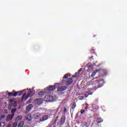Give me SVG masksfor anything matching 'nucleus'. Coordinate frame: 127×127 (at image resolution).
I'll return each mask as SVG.
<instances>
[{
	"label": "nucleus",
	"instance_id": "1",
	"mask_svg": "<svg viewBox=\"0 0 127 127\" xmlns=\"http://www.w3.org/2000/svg\"><path fill=\"white\" fill-rule=\"evenodd\" d=\"M73 83L72 78H69L67 79H64L61 82V85H65L66 86H70Z\"/></svg>",
	"mask_w": 127,
	"mask_h": 127
},
{
	"label": "nucleus",
	"instance_id": "2",
	"mask_svg": "<svg viewBox=\"0 0 127 127\" xmlns=\"http://www.w3.org/2000/svg\"><path fill=\"white\" fill-rule=\"evenodd\" d=\"M95 82L97 85V88H102L105 83V80L102 78L97 79L95 80Z\"/></svg>",
	"mask_w": 127,
	"mask_h": 127
},
{
	"label": "nucleus",
	"instance_id": "3",
	"mask_svg": "<svg viewBox=\"0 0 127 127\" xmlns=\"http://www.w3.org/2000/svg\"><path fill=\"white\" fill-rule=\"evenodd\" d=\"M23 93V91H16L15 92H8V97H16V96H21Z\"/></svg>",
	"mask_w": 127,
	"mask_h": 127
},
{
	"label": "nucleus",
	"instance_id": "4",
	"mask_svg": "<svg viewBox=\"0 0 127 127\" xmlns=\"http://www.w3.org/2000/svg\"><path fill=\"white\" fill-rule=\"evenodd\" d=\"M56 89V87L54 85H49L48 87L45 88V93H51L52 91H54Z\"/></svg>",
	"mask_w": 127,
	"mask_h": 127
},
{
	"label": "nucleus",
	"instance_id": "5",
	"mask_svg": "<svg viewBox=\"0 0 127 127\" xmlns=\"http://www.w3.org/2000/svg\"><path fill=\"white\" fill-rule=\"evenodd\" d=\"M34 103L35 105L40 106L43 104V99L42 98H36L34 100Z\"/></svg>",
	"mask_w": 127,
	"mask_h": 127
},
{
	"label": "nucleus",
	"instance_id": "6",
	"mask_svg": "<svg viewBox=\"0 0 127 127\" xmlns=\"http://www.w3.org/2000/svg\"><path fill=\"white\" fill-rule=\"evenodd\" d=\"M45 99H47V102H53L54 98L52 95H46Z\"/></svg>",
	"mask_w": 127,
	"mask_h": 127
},
{
	"label": "nucleus",
	"instance_id": "7",
	"mask_svg": "<svg viewBox=\"0 0 127 127\" xmlns=\"http://www.w3.org/2000/svg\"><path fill=\"white\" fill-rule=\"evenodd\" d=\"M13 117H14V114L8 115L6 117V122H9V121H11V120L13 119Z\"/></svg>",
	"mask_w": 127,
	"mask_h": 127
},
{
	"label": "nucleus",
	"instance_id": "8",
	"mask_svg": "<svg viewBox=\"0 0 127 127\" xmlns=\"http://www.w3.org/2000/svg\"><path fill=\"white\" fill-rule=\"evenodd\" d=\"M40 117H41V115H40V114H39L37 112L34 113L33 115V118L35 120H38V119H39V118H40Z\"/></svg>",
	"mask_w": 127,
	"mask_h": 127
},
{
	"label": "nucleus",
	"instance_id": "9",
	"mask_svg": "<svg viewBox=\"0 0 127 127\" xmlns=\"http://www.w3.org/2000/svg\"><path fill=\"white\" fill-rule=\"evenodd\" d=\"M65 121H66V117L65 116H62L60 120L61 126H63V125H64Z\"/></svg>",
	"mask_w": 127,
	"mask_h": 127
},
{
	"label": "nucleus",
	"instance_id": "10",
	"mask_svg": "<svg viewBox=\"0 0 127 127\" xmlns=\"http://www.w3.org/2000/svg\"><path fill=\"white\" fill-rule=\"evenodd\" d=\"M66 90H67V87L65 86H62L59 88L58 91L59 92H63V91H66Z\"/></svg>",
	"mask_w": 127,
	"mask_h": 127
},
{
	"label": "nucleus",
	"instance_id": "11",
	"mask_svg": "<svg viewBox=\"0 0 127 127\" xmlns=\"http://www.w3.org/2000/svg\"><path fill=\"white\" fill-rule=\"evenodd\" d=\"M28 98H29V96H28L27 95H26V93H24L22 97V101L23 102H25V101H26Z\"/></svg>",
	"mask_w": 127,
	"mask_h": 127
},
{
	"label": "nucleus",
	"instance_id": "12",
	"mask_svg": "<svg viewBox=\"0 0 127 127\" xmlns=\"http://www.w3.org/2000/svg\"><path fill=\"white\" fill-rule=\"evenodd\" d=\"M59 118V116H55L54 117V122L53 123V125L54 126H56V122L58 121V119Z\"/></svg>",
	"mask_w": 127,
	"mask_h": 127
},
{
	"label": "nucleus",
	"instance_id": "13",
	"mask_svg": "<svg viewBox=\"0 0 127 127\" xmlns=\"http://www.w3.org/2000/svg\"><path fill=\"white\" fill-rule=\"evenodd\" d=\"M32 108H33V105L32 104H29L26 107L27 112H30V111H31V109H32Z\"/></svg>",
	"mask_w": 127,
	"mask_h": 127
},
{
	"label": "nucleus",
	"instance_id": "14",
	"mask_svg": "<svg viewBox=\"0 0 127 127\" xmlns=\"http://www.w3.org/2000/svg\"><path fill=\"white\" fill-rule=\"evenodd\" d=\"M48 119V116H44L42 118L40 119L41 122H44V121H46V120Z\"/></svg>",
	"mask_w": 127,
	"mask_h": 127
},
{
	"label": "nucleus",
	"instance_id": "15",
	"mask_svg": "<svg viewBox=\"0 0 127 127\" xmlns=\"http://www.w3.org/2000/svg\"><path fill=\"white\" fill-rule=\"evenodd\" d=\"M22 120V116H18L15 119L16 122H19V121H21Z\"/></svg>",
	"mask_w": 127,
	"mask_h": 127
},
{
	"label": "nucleus",
	"instance_id": "16",
	"mask_svg": "<svg viewBox=\"0 0 127 127\" xmlns=\"http://www.w3.org/2000/svg\"><path fill=\"white\" fill-rule=\"evenodd\" d=\"M87 113H88V110H85L84 109L80 110L81 115H83V114H87Z\"/></svg>",
	"mask_w": 127,
	"mask_h": 127
},
{
	"label": "nucleus",
	"instance_id": "17",
	"mask_svg": "<svg viewBox=\"0 0 127 127\" xmlns=\"http://www.w3.org/2000/svg\"><path fill=\"white\" fill-rule=\"evenodd\" d=\"M70 76H71V74L70 73H66L64 76L63 79H67L68 77H70Z\"/></svg>",
	"mask_w": 127,
	"mask_h": 127
},
{
	"label": "nucleus",
	"instance_id": "18",
	"mask_svg": "<svg viewBox=\"0 0 127 127\" xmlns=\"http://www.w3.org/2000/svg\"><path fill=\"white\" fill-rule=\"evenodd\" d=\"M76 106L77 105L76 104V102H73L71 104V110H74V109H75V108H76Z\"/></svg>",
	"mask_w": 127,
	"mask_h": 127
},
{
	"label": "nucleus",
	"instance_id": "19",
	"mask_svg": "<svg viewBox=\"0 0 127 127\" xmlns=\"http://www.w3.org/2000/svg\"><path fill=\"white\" fill-rule=\"evenodd\" d=\"M34 95V92L33 91H29V93L27 94V96L29 97H32Z\"/></svg>",
	"mask_w": 127,
	"mask_h": 127
},
{
	"label": "nucleus",
	"instance_id": "20",
	"mask_svg": "<svg viewBox=\"0 0 127 127\" xmlns=\"http://www.w3.org/2000/svg\"><path fill=\"white\" fill-rule=\"evenodd\" d=\"M23 125H24V121H21L18 125V127H23Z\"/></svg>",
	"mask_w": 127,
	"mask_h": 127
},
{
	"label": "nucleus",
	"instance_id": "21",
	"mask_svg": "<svg viewBox=\"0 0 127 127\" xmlns=\"http://www.w3.org/2000/svg\"><path fill=\"white\" fill-rule=\"evenodd\" d=\"M79 75V73L76 72L73 75H72L71 79H74V78H77Z\"/></svg>",
	"mask_w": 127,
	"mask_h": 127
},
{
	"label": "nucleus",
	"instance_id": "22",
	"mask_svg": "<svg viewBox=\"0 0 127 127\" xmlns=\"http://www.w3.org/2000/svg\"><path fill=\"white\" fill-rule=\"evenodd\" d=\"M92 108L93 110H97V109H99V107L95 104L92 105Z\"/></svg>",
	"mask_w": 127,
	"mask_h": 127
},
{
	"label": "nucleus",
	"instance_id": "23",
	"mask_svg": "<svg viewBox=\"0 0 127 127\" xmlns=\"http://www.w3.org/2000/svg\"><path fill=\"white\" fill-rule=\"evenodd\" d=\"M103 119L102 118H98L97 119V120H96L97 123H98V124H100V123H103Z\"/></svg>",
	"mask_w": 127,
	"mask_h": 127
},
{
	"label": "nucleus",
	"instance_id": "24",
	"mask_svg": "<svg viewBox=\"0 0 127 127\" xmlns=\"http://www.w3.org/2000/svg\"><path fill=\"white\" fill-rule=\"evenodd\" d=\"M38 95L40 97H43V96H44V91H40Z\"/></svg>",
	"mask_w": 127,
	"mask_h": 127
},
{
	"label": "nucleus",
	"instance_id": "25",
	"mask_svg": "<svg viewBox=\"0 0 127 127\" xmlns=\"http://www.w3.org/2000/svg\"><path fill=\"white\" fill-rule=\"evenodd\" d=\"M99 71H100V69L98 70H96L95 69L94 70V71L92 73L91 76H94L95 74H96V73H98Z\"/></svg>",
	"mask_w": 127,
	"mask_h": 127
},
{
	"label": "nucleus",
	"instance_id": "26",
	"mask_svg": "<svg viewBox=\"0 0 127 127\" xmlns=\"http://www.w3.org/2000/svg\"><path fill=\"white\" fill-rule=\"evenodd\" d=\"M87 126H88V124L86 122H84V123H82V124H81L82 127H87Z\"/></svg>",
	"mask_w": 127,
	"mask_h": 127
},
{
	"label": "nucleus",
	"instance_id": "27",
	"mask_svg": "<svg viewBox=\"0 0 127 127\" xmlns=\"http://www.w3.org/2000/svg\"><path fill=\"white\" fill-rule=\"evenodd\" d=\"M101 72H103L105 75H107V73H108V70H107L106 69H102L101 70Z\"/></svg>",
	"mask_w": 127,
	"mask_h": 127
},
{
	"label": "nucleus",
	"instance_id": "28",
	"mask_svg": "<svg viewBox=\"0 0 127 127\" xmlns=\"http://www.w3.org/2000/svg\"><path fill=\"white\" fill-rule=\"evenodd\" d=\"M16 110H17L16 108L12 109L11 110V114H14V112H16Z\"/></svg>",
	"mask_w": 127,
	"mask_h": 127
},
{
	"label": "nucleus",
	"instance_id": "29",
	"mask_svg": "<svg viewBox=\"0 0 127 127\" xmlns=\"http://www.w3.org/2000/svg\"><path fill=\"white\" fill-rule=\"evenodd\" d=\"M4 119V115L0 116V121H2Z\"/></svg>",
	"mask_w": 127,
	"mask_h": 127
},
{
	"label": "nucleus",
	"instance_id": "30",
	"mask_svg": "<svg viewBox=\"0 0 127 127\" xmlns=\"http://www.w3.org/2000/svg\"><path fill=\"white\" fill-rule=\"evenodd\" d=\"M66 113H67V108H64V112H63V113H64V115H66Z\"/></svg>",
	"mask_w": 127,
	"mask_h": 127
},
{
	"label": "nucleus",
	"instance_id": "31",
	"mask_svg": "<svg viewBox=\"0 0 127 127\" xmlns=\"http://www.w3.org/2000/svg\"><path fill=\"white\" fill-rule=\"evenodd\" d=\"M95 104H98V103H99V99L96 98L94 101Z\"/></svg>",
	"mask_w": 127,
	"mask_h": 127
},
{
	"label": "nucleus",
	"instance_id": "32",
	"mask_svg": "<svg viewBox=\"0 0 127 127\" xmlns=\"http://www.w3.org/2000/svg\"><path fill=\"white\" fill-rule=\"evenodd\" d=\"M97 62H96L94 64L95 66H96V67H99V66H101V64H97Z\"/></svg>",
	"mask_w": 127,
	"mask_h": 127
},
{
	"label": "nucleus",
	"instance_id": "33",
	"mask_svg": "<svg viewBox=\"0 0 127 127\" xmlns=\"http://www.w3.org/2000/svg\"><path fill=\"white\" fill-rule=\"evenodd\" d=\"M31 102H32V99L31 98H30L27 102V103H28V104H30V103H31Z\"/></svg>",
	"mask_w": 127,
	"mask_h": 127
},
{
	"label": "nucleus",
	"instance_id": "34",
	"mask_svg": "<svg viewBox=\"0 0 127 127\" xmlns=\"http://www.w3.org/2000/svg\"><path fill=\"white\" fill-rule=\"evenodd\" d=\"M93 93L89 92H87L86 93V95H87V96H89V95H92Z\"/></svg>",
	"mask_w": 127,
	"mask_h": 127
},
{
	"label": "nucleus",
	"instance_id": "35",
	"mask_svg": "<svg viewBox=\"0 0 127 127\" xmlns=\"http://www.w3.org/2000/svg\"><path fill=\"white\" fill-rule=\"evenodd\" d=\"M57 85H59V83H55L54 85L56 88H58V86Z\"/></svg>",
	"mask_w": 127,
	"mask_h": 127
},
{
	"label": "nucleus",
	"instance_id": "36",
	"mask_svg": "<svg viewBox=\"0 0 127 127\" xmlns=\"http://www.w3.org/2000/svg\"><path fill=\"white\" fill-rule=\"evenodd\" d=\"M82 70H83V68H81L80 69L78 70V73H79V74H80V72H81Z\"/></svg>",
	"mask_w": 127,
	"mask_h": 127
},
{
	"label": "nucleus",
	"instance_id": "37",
	"mask_svg": "<svg viewBox=\"0 0 127 127\" xmlns=\"http://www.w3.org/2000/svg\"><path fill=\"white\" fill-rule=\"evenodd\" d=\"M13 107H16V101H15L13 104Z\"/></svg>",
	"mask_w": 127,
	"mask_h": 127
},
{
	"label": "nucleus",
	"instance_id": "38",
	"mask_svg": "<svg viewBox=\"0 0 127 127\" xmlns=\"http://www.w3.org/2000/svg\"><path fill=\"white\" fill-rule=\"evenodd\" d=\"M89 109V107L88 106H86L84 108L85 111H87V110H88Z\"/></svg>",
	"mask_w": 127,
	"mask_h": 127
},
{
	"label": "nucleus",
	"instance_id": "39",
	"mask_svg": "<svg viewBox=\"0 0 127 127\" xmlns=\"http://www.w3.org/2000/svg\"><path fill=\"white\" fill-rule=\"evenodd\" d=\"M93 57H94V56H92L91 57H89V59L90 60H91V59H93Z\"/></svg>",
	"mask_w": 127,
	"mask_h": 127
},
{
	"label": "nucleus",
	"instance_id": "40",
	"mask_svg": "<svg viewBox=\"0 0 127 127\" xmlns=\"http://www.w3.org/2000/svg\"><path fill=\"white\" fill-rule=\"evenodd\" d=\"M29 118H30V119H28V118H26V119L27 120V121H30V120L31 119V115H30V116H29Z\"/></svg>",
	"mask_w": 127,
	"mask_h": 127
},
{
	"label": "nucleus",
	"instance_id": "41",
	"mask_svg": "<svg viewBox=\"0 0 127 127\" xmlns=\"http://www.w3.org/2000/svg\"><path fill=\"white\" fill-rule=\"evenodd\" d=\"M13 102V100L12 99H10L9 103H12Z\"/></svg>",
	"mask_w": 127,
	"mask_h": 127
},
{
	"label": "nucleus",
	"instance_id": "42",
	"mask_svg": "<svg viewBox=\"0 0 127 127\" xmlns=\"http://www.w3.org/2000/svg\"><path fill=\"white\" fill-rule=\"evenodd\" d=\"M81 98H80L81 100H83V99H84V96H81Z\"/></svg>",
	"mask_w": 127,
	"mask_h": 127
},
{
	"label": "nucleus",
	"instance_id": "43",
	"mask_svg": "<svg viewBox=\"0 0 127 127\" xmlns=\"http://www.w3.org/2000/svg\"><path fill=\"white\" fill-rule=\"evenodd\" d=\"M67 127H70V124L69 123L67 124Z\"/></svg>",
	"mask_w": 127,
	"mask_h": 127
},
{
	"label": "nucleus",
	"instance_id": "44",
	"mask_svg": "<svg viewBox=\"0 0 127 127\" xmlns=\"http://www.w3.org/2000/svg\"><path fill=\"white\" fill-rule=\"evenodd\" d=\"M85 105L86 106V107H88V106H89V104L86 103Z\"/></svg>",
	"mask_w": 127,
	"mask_h": 127
},
{
	"label": "nucleus",
	"instance_id": "45",
	"mask_svg": "<svg viewBox=\"0 0 127 127\" xmlns=\"http://www.w3.org/2000/svg\"><path fill=\"white\" fill-rule=\"evenodd\" d=\"M78 113H77L76 114V116H78Z\"/></svg>",
	"mask_w": 127,
	"mask_h": 127
},
{
	"label": "nucleus",
	"instance_id": "46",
	"mask_svg": "<svg viewBox=\"0 0 127 127\" xmlns=\"http://www.w3.org/2000/svg\"><path fill=\"white\" fill-rule=\"evenodd\" d=\"M93 54H94L95 55H96V54H95V53H94Z\"/></svg>",
	"mask_w": 127,
	"mask_h": 127
},
{
	"label": "nucleus",
	"instance_id": "47",
	"mask_svg": "<svg viewBox=\"0 0 127 127\" xmlns=\"http://www.w3.org/2000/svg\"><path fill=\"white\" fill-rule=\"evenodd\" d=\"M26 89H24V91H26Z\"/></svg>",
	"mask_w": 127,
	"mask_h": 127
},
{
	"label": "nucleus",
	"instance_id": "48",
	"mask_svg": "<svg viewBox=\"0 0 127 127\" xmlns=\"http://www.w3.org/2000/svg\"><path fill=\"white\" fill-rule=\"evenodd\" d=\"M87 97H88V96H85V98H87Z\"/></svg>",
	"mask_w": 127,
	"mask_h": 127
},
{
	"label": "nucleus",
	"instance_id": "49",
	"mask_svg": "<svg viewBox=\"0 0 127 127\" xmlns=\"http://www.w3.org/2000/svg\"><path fill=\"white\" fill-rule=\"evenodd\" d=\"M94 116H97V114H95Z\"/></svg>",
	"mask_w": 127,
	"mask_h": 127
},
{
	"label": "nucleus",
	"instance_id": "50",
	"mask_svg": "<svg viewBox=\"0 0 127 127\" xmlns=\"http://www.w3.org/2000/svg\"><path fill=\"white\" fill-rule=\"evenodd\" d=\"M75 127H77V126H75Z\"/></svg>",
	"mask_w": 127,
	"mask_h": 127
}]
</instances>
